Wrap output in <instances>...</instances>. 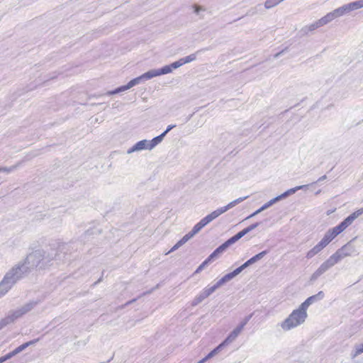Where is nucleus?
<instances>
[{
    "label": "nucleus",
    "instance_id": "1",
    "mask_svg": "<svg viewBox=\"0 0 363 363\" xmlns=\"http://www.w3.org/2000/svg\"><path fill=\"white\" fill-rule=\"evenodd\" d=\"M362 214L363 208L351 213L339 225L328 229L321 240L306 253V258L311 259L321 252L333 239L352 225V223Z\"/></svg>",
    "mask_w": 363,
    "mask_h": 363
},
{
    "label": "nucleus",
    "instance_id": "2",
    "mask_svg": "<svg viewBox=\"0 0 363 363\" xmlns=\"http://www.w3.org/2000/svg\"><path fill=\"white\" fill-rule=\"evenodd\" d=\"M356 253V248L354 245L352 244V241L348 242L347 244L338 249L327 260L323 262L312 274L311 279H316L342 259L352 256Z\"/></svg>",
    "mask_w": 363,
    "mask_h": 363
},
{
    "label": "nucleus",
    "instance_id": "3",
    "mask_svg": "<svg viewBox=\"0 0 363 363\" xmlns=\"http://www.w3.org/2000/svg\"><path fill=\"white\" fill-rule=\"evenodd\" d=\"M54 257H50L45 250H37L29 254L25 260L18 262L15 267H23L25 269L22 272V274H26L30 269L40 265L41 262H50Z\"/></svg>",
    "mask_w": 363,
    "mask_h": 363
},
{
    "label": "nucleus",
    "instance_id": "4",
    "mask_svg": "<svg viewBox=\"0 0 363 363\" xmlns=\"http://www.w3.org/2000/svg\"><path fill=\"white\" fill-rule=\"evenodd\" d=\"M307 317V311L299 306L298 308L294 310L289 315L280 323V326L284 331L291 330L303 324Z\"/></svg>",
    "mask_w": 363,
    "mask_h": 363
},
{
    "label": "nucleus",
    "instance_id": "5",
    "mask_svg": "<svg viewBox=\"0 0 363 363\" xmlns=\"http://www.w3.org/2000/svg\"><path fill=\"white\" fill-rule=\"evenodd\" d=\"M25 269L21 267H13L4 276L0 282V298L4 296L23 277L22 272Z\"/></svg>",
    "mask_w": 363,
    "mask_h": 363
},
{
    "label": "nucleus",
    "instance_id": "6",
    "mask_svg": "<svg viewBox=\"0 0 363 363\" xmlns=\"http://www.w3.org/2000/svg\"><path fill=\"white\" fill-rule=\"evenodd\" d=\"M37 304V301H30L16 310L9 311L7 315L0 320V327L3 329L8 325L13 323L17 319L30 311Z\"/></svg>",
    "mask_w": 363,
    "mask_h": 363
},
{
    "label": "nucleus",
    "instance_id": "7",
    "mask_svg": "<svg viewBox=\"0 0 363 363\" xmlns=\"http://www.w3.org/2000/svg\"><path fill=\"white\" fill-rule=\"evenodd\" d=\"M350 13L347 4H344L340 7L335 9V10L328 13L323 17L320 18V23L323 26L332 22L335 18H340L347 13Z\"/></svg>",
    "mask_w": 363,
    "mask_h": 363
},
{
    "label": "nucleus",
    "instance_id": "8",
    "mask_svg": "<svg viewBox=\"0 0 363 363\" xmlns=\"http://www.w3.org/2000/svg\"><path fill=\"white\" fill-rule=\"evenodd\" d=\"M350 13L347 4H344L340 7L335 9V10L328 13L323 17L320 18V23L323 26L332 22L335 18H340L347 13Z\"/></svg>",
    "mask_w": 363,
    "mask_h": 363
},
{
    "label": "nucleus",
    "instance_id": "9",
    "mask_svg": "<svg viewBox=\"0 0 363 363\" xmlns=\"http://www.w3.org/2000/svg\"><path fill=\"white\" fill-rule=\"evenodd\" d=\"M160 139L158 138H154L151 140H143L136 143L131 148L127 150L128 154H131L134 152H139L144 150H152L158 144H160Z\"/></svg>",
    "mask_w": 363,
    "mask_h": 363
},
{
    "label": "nucleus",
    "instance_id": "10",
    "mask_svg": "<svg viewBox=\"0 0 363 363\" xmlns=\"http://www.w3.org/2000/svg\"><path fill=\"white\" fill-rule=\"evenodd\" d=\"M172 71L173 69L171 67V65H168L162 67L161 69H150L148 72L138 77V78L141 83L144 80H149L156 77H159L163 74H167L172 72Z\"/></svg>",
    "mask_w": 363,
    "mask_h": 363
},
{
    "label": "nucleus",
    "instance_id": "11",
    "mask_svg": "<svg viewBox=\"0 0 363 363\" xmlns=\"http://www.w3.org/2000/svg\"><path fill=\"white\" fill-rule=\"evenodd\" d=\"M247 198H248L247 196H244V197L238 198V199L230 201L226 206L220 207L219 208H217L216 210H215L213 212H211V213H209L208 216V217L211 218V221H213V220L217 218L218 216H220L221 214L225 213L226 211H228L230 208H233L236 205L240 203L241 202H242L244 200H245Z\"/></svg>",
    "mask_w": 363,
    "mask_h": 363
},
{
    "label": "nucleus",
    "instance_id": "12",
    "mask_svg": "<svg viewBox=\"0 0 363 363\" xmlns=\"http://www.w3.org/2000/svg\"><path fill=\"white\" fill-rule=\"evenodd\" d=\"M252 315L246 317L245 320L240 323V324L237 326L225 338V342L231 343L233 342L238 336L240 334L242 330H243L245 325L247 323V322L251 318Z\"/></svg>",
    "mask_w": 363,
    "mask_h": 363
},
{
    "label": "nucleus",
    "instance_id": "13",
    "mask_svg": "<svg viewBox=\"0 0 363 363\" xmlns=\"http://www.w3.org/2000/svg\"><path fill=\"white\" fill-rule=\"evenodd\" d=\"M140 83V81L138 77L130 80L126 85L121 86L113 91H109L106 94V95L116 94L120 92L125 91L133 87L134 86L139 84Z\"/></svg>",
    "mask_w": 363,
    "mask_h": 363
},
{
    "label": "nucleus",
    "instance_id": "14",
    "mask_svg": "<svg viewBox=\"0 0 363 363\" xmlns=\"http://www.w3.org/2000/svg\"><path fill=\"white\" fill-rule=\"evenodd\" d=\"M324 296H325V294H324L323 291H320L315 295L308 297L300 306L307 311L310 305H311L313 303H314L317 301H320V300L323 299L324 298Z\"/></svg>",
    "mask_w": 363,
    "mask_h": 363
},
{
    "label": "nucleus",
    "instance_id": "15",
    "mask_svg": "<svg viewBox=\"0 0 363 363\" xmlns=\"http://www.w3.org/2000/svg\"><path fill=\"white\" fill-rule=\"evenodd\" d=\"M39 340V339H35L33 340H31V341H29V342H25L23 344H22L21 345L18 346V347H16L14 350H13L12 352L6 354V355L8 356L9 359H11V357H13V356L16 355L17 354L21 352L23 350H24L26 348H27L28 347L30 346V345H35L36 342H38Z\"/></svg>",
    "mask_w": 363,
    "mask_h": 363
},
{
    "label": "nucleus",
    "instance_id": "16",
    "mask_svg": "<svg viewBox=\"0 0 363 363\" xmlns=\"http://www.w3.org/2000/svg\"><path fill=\"white\" fill-rule=\"evenodd\" d=\"M233 245L231 241L228 239L218 247H217L213 252L210 255L208 259H213L214 257H218L219 255L222 254L224 251H225L230 245Z\"/></svg>",
    "mask_w": 363,
    "mask_h": 363
},
{
    "label": "nucleus",
    "instance_id": "17",
    "mask_svg": "<svg viewBox=\"0 0 363 363\" xmlns=\"http://www.w3.org/2000/svg\"><path fill=\"white\" fill-rule=\"evenodd\" d=\"M233 245L231 241L228 239L218 247H217L213 252L210 255L208 259H213L214 257H218L219 255L222 254L224 251H225L230 245Z\"/></svg>",
    "mask_w": 363,
    "mask_h": 363
},
{
    "label": "nucleus",
    "instance_id": "18",
    "mask_svg": "<svg viewBox=\"0 0 363 363\" xmlns=\"http://www.w3.org/2000/svg\"><path fill=\"white\" fill-rule=\"evenodd\" d=\"M308 184L297 186H295L290 189H288L287 191H286L281 195H279L278 197L279 198V199L281 201V199H284L286 198L287 196L295 194L298 190L306 189H308Z\"/></svg>",
    "mask_w": 363,
    "mask_h": 363
},
{
    "label": "nucleus",
    "instance_id": "19",
    "mask_svg": "<svg viewBox=\"0 0 363 363\" xmlns=\"http://www.w3.org/2000/svg\"><path fill=\"white\" fill-rule=\"evenodd\" d=\"M193 237H194V235L190 232L189 233L186 234L180 240H179L172 247V249L167 254L177 250V249H179L181 246H182L184 244H185L188 240H189Z\"/></svg>",
    "mask_w": 363,
    "mask_h": 363
},
{
    "label": "nucleus",
    "instance_id": "20",
    "mask_svg": "<svg viewBox=\"0 0 363 363\" xmlns=\"http://www.w3.org/2000/svg\"><path fill=\"white\" fill-rule=\"evenodd\" d=\"M238 274V273L236 272L235 269L230 272V273H228L227 274H225V276H223L220 279H219L216 284H218V286L219 287L222 286L223 285H224L225 283L231 281L233 278H235Z\"/></svg>",
    "mask_w": 363,
    "mask_h": 363
},
{
    "label": "nucleus",
    "instance_id": "21",
    "mask_svg": "<svg viewBox=\"0 0 363 363\" xmlns=\"http://www.w3.org/2000/svg\"><path fill=\"white\" fill-rule=\"evenodd\" d=\"M363 353V342L362 343H356L354 345V347L350 353V357L352 359H355L359 354Z\"/></svg>",
    "mask_w": 363,
    "mask_h": 363
},
{
    "label": "nucleus",
    "instance_id": "22",
    "mask_svg": "<svg viewBox=\"0 0 363 363\" xmlns=\"http://www.w3.org/2000/svg\"><path fill=\"white\" fill-rule=\"evenodd\" d=\"M322 24L320 23V20L318 19V21H316L315 22L310 24V25H308L306 26H305L304 28H302V31L305 33V34H308L309 32H312L313 30H315V29L320 28V27H322Z\"/></svg>",
    "mask_w": 363,
    "mask_h": 363
},
{
    "label": "nucleus",
    "instance_id": "23",
    "mask_svg": "<svg viewBox=\"0 0 363 363\" xmlns=\"http://www.w3.org/2000/svg\"><path fill=\"white\" fill-rule=\"evenodd\" d=\"M350 12L363 8V0H359L347 4Z\"/></svg>",
    "mask_w": 363,
    "mask_h": 363
},
{
    "label": "nucleus",
    "instance_id": "24",
    "mask_svg": "<svg viewBox=\"0 0 363 363\" xmlns=\"http://www.w3.org/2000/svg\"><path fill=\"white\" fill-rule=\"evenodd\" d=\"M282 0H266L264 5V8L266 9H272L277 5H279L280 3H281Z\"/></svg>",
    "mask_w": 363,
    "mask_h": 363
},
{
    "label": "nucleus",
    "instance_id": "25",
    "mask_svg": "<svg viewBox=\"0 0 363 363\" xmlns=\"http://www.w3.org/2000/svg\"><path fill=\"white\" fill-rule=\"evenodd\" d=\"M207 298V296L202 292L201 291L199 294H198L194 298V300L192 301L191 302V306H197L198 304H199L200 303H201L204 299H206Z\"/></svg>",
    "mask_w": 363,
    "mask_h": 363
},
{
    "label": "nucleus",
    "instance_id": "26",
    "mask_svg": "<svg viewBox=\"0 0 363 363\" xmlns=\"http://www.w3.org/2000/svg\"><path fill=\"white\" fill-rule=\"evenodd\" d=\"M219 286L216 283L214 285L211 286L206 287L203 289L202 292L207 296V298L211 296Z\"/></svg>",
    "mask_w": 363,
    "mask_h": 363
},
{
    "label": "nucleus",
    "instance_id": "27",
    "mask_svg": "<svg viewBox=\"0 0 363 363\" xmlns=\"http://www.w3.org/2000/svg\"><path fill=\"white\" fill-rule=\"evenodd\" d=\"M21 164V162H19L17 164H16L15 165H13L9 167H0V172H5L6 174H9V173L14 171L15 169H16Z\"/></svg>",
    "mask_w": 363,
    "mask_h": 363
},
{
    "label": "nucleus",
    "instance_id": "28",
    "mask_svg": "<svg viewBox=\"0 0 363 363\" xmlns=\"http://www.w3.org/2000/svg\"><path fill=\"white\" fill-rule=\"evenodd\" d=\"M267 251H266V250L258 253L257 255H255L254 257H252L250 259V262L252 263V264L255 263L256 262L262 259L267 255Z\"/></svg>",
    "mask_w": 363,
    "mask_h": 363
},
{
    "label": "nucleus",
    "instance_id": "29",
    "mask_svg": "<svg viewBox=\"0 0 363 363\" xmlns=\"http://www.w3.org/2000/svg\"><path fill=\"white\" fill-rule=\"evenodd\" d=\"M199 52V51H197L195 53H193V54H191L184 58H182V61H183V63L184 65V64H186V63H189V62H191L194 60H196V55Z\"/></svg>",
    "mask_w": 363,
    "mask_h": 363
},
{
    "label": "nucleus",
    "instance_id": "30",
    "mask_svg": "<svg viewBox=\"0 0 363 363\" xmlns=\"http://www.w3.org/2000/svg\"><path fill=\"white\" fill-rule=\"evenodd\" d=\"M280 199L277 196H276L275 198L269 200V201H267L266 203H264L262 207V209L266 210L268 208H269L270 206H272L273 204H274L275 203L279 201Z\"/></svg>",
    "mask_w": 363,
    "mask_h": 363
},
{
    "label": "nucleus",
    "instance_id": "31",
    "mask_svg": "<svg viewBox=\"0 0 363 363\" xmlns=\"http://www.w3.org/2000/svg\"><path fill=\"white\" fill-rule=\"evenodd\" d=\"M245 235L243 234V232L241 230L239 233H238L234 236L229 238V240L231 241L233 244L235 243L237 241H238L240 238H242Z\"/></svg>",
    "mask_w": 363,
    "mask_h": 363
},
{
    "label": "nucleus",
    "instance_id": "32",
    "mask_svg": "<svg viewBox=\"0 0 363 363\" xmlns=\"http://www.w3.org/2000/svg\"><path fill=\"white\" fill-rule=\"evenodd\" d=\"M176 125H168L167 128L164 132H163L161 135L157 136L156 138H160V143H162L163 140L164 136L167 134L169 131H170L172 129H173Z\"/></svg>",
    "mask_w": 363,
    "mask_h": 363
},
{
    "label": "nucleus",
    "instance_id": "33",
    "mask_svg": "<svg viewBox=\"0 0 363 363\" xmlns=\"http://www.w3.org/2000/svg\"><path fill=\"white\" fill-rule=\"evenodd\" d=\"M252 263L250 262V259H248L247 262H245L244 264H242L240 267L235 269L236 272L238 274L242 272V270H244L245 268L251 265Z\"/></svg>",
    "mask_w": 363,
    "mask_h": 363
},
{
    "label": "nucleus",
    "instance_id": "34",
    "mask_svg": "<svg viewBox=\"0 0 363 363\" xmlns=\"http://www.w3.org/2000/svg\"><path fill=\"white\" fill-rule=\"evenodd\" d=\"M211 222V218L208 217V216L207 215L206 217L203 218L199 222V223L203 228V227H205L207 224H208Z\"/></svg>",
    "mask_w": 363,
    "mask_h": 363
},
{
    "label": "nucleus",
    "instance_id": "35",
    "mask_svg": "<svg viewBox=\"0 0 363 363\" xmlns=\"http://www.w3.org/2000/svg\"><path fill=\"white\" fill-rule=\"evenodd\" d=\"M211 222V218L208 217V216L207 215L206 217L203 218L199 222V223L203 228V227H205L207 224H208Z\"/></svg>",
    "mask_w": 363,
    "mask_h": 363
},
{
    "label": "nucleus",
    "instance_id": "36",
    "mask_svg": "<svg viewBox=\"0 0 363 363\" xmlns=\"http://www.w3.org/2000/svg\"><path fill=\"white\" fill-rule=\"evenodd\" d=\"M203 228V227L198 223L197 224H196L193 229L191 230V231H190V233L194 236L195 235H196L201 229Z\"/></svg>",
    "mask_w": 363,
    "mask_h": 363
},
{
    "label": "nucleus",
    "instance_id": "37",
    "mask_svg": "<svg viewBox=\"0 0 363 363\" xmlns=\"http://www.w3.org/2000/svg\"><path fill=\"white\" fill-rule=\"evenodd\" d=\"M170 65H171V67H172V69H177V68L180 67L181 66H182L184 65V63L181 58L179 60H177Z\"/></svg>",
    "mask_w": 363,
    "mask_h": 363
},
{
    "label": "nucleus",
    "instance_id": "38",
    "mask_svg": "<svg viewBox=\"0 0 363 363\" xmlns=\"http://www.w3.org/2000/svg\"><path fill=\"white\" fill-rule=\"evenodd\" d=\"M264 211V209H262V207L261 206L259 209H257L256 211H255L253 213H252L251 215H250L249 216H247L245 220H247L250 218H252L254 216H255L256 215L260 213L261 212H262Z\"/></svg>",
    "mask_w": 363,
    "mask_h": 363
},
{
    "label": "nucleus",
    "instance_id": "39",
    "mask_svg": "<svg viewBox=\"0 0 363 363\" xmlns=\"http://www.w3.org/2000/svg\"><path fill=\"white\" fill-rule=\"evenodd\" d=\"M194 10L196 13H199L200 11H205V9L201 6L195 5L194 6Z\"/></svg>",
    "mask_w": 363,
    "mask_h": 363
},
{
    "label": "nucleus",
    "instance_id": "40",
    "mask_svg": "<svg viewBox=\"0 0 363 363\" xmlns=\"http://www.w3.org/2000/svg\"><path fill=\"white\" fill-rule=\"evenodd\" d=\"M229 344L228 342H225V340L222 342L220 343L218 346H217L214 350H216V352L217 353H218L220 352V350H221V348L225 345H228Z\"/></svg>",
    "mask_w": 363,
    "mask_h": 363
},
{
    "label": "nucleus",
    "instance_id": "41",
    "mask_svg": "<svg viewBox=\"0 0 363 363\" xmlns=\"http://www.w3.org/2000/svg\"><path fill=\"white\" fill-rule=\"evenodd\" d=\"M259 225V223H255L254 224H252L250 225H249L248 227H247L248 228V230L251 232L252 230H253L254 229H255L257 227H258Z\"/></svg>",
    "mask_w": 363,
    "mask_h": 363
},
{
    "label": "nucleus",
    "instance_id": "42",
    "mask_svg": "<svg viewBox=\"0 0 363 363\" xmlns=\"http://www.w3.org/2000/svg\"><path fill=\"white\" fill-rule=\"evenodd\" d=\"M218 353L216 352V350L213 349L211 352H210L208 354H207V358H212L213 357H214L215 355H216Z\"/></svg>",
    "mask_w": 363,
    "mask_h": 363
},
{
    "label": "nucleus",
    "instance_id": "43",
    "mask_svg": "<svg viewBox=\"0 0 363 363\" xmlns=\"http://www.w3.org/2000/svg\"><path fill=\"white\" fill-rule=\"evenodd\" d=\"M8 359H9V357H8V356L6 354L3 356V357H0V363H3V362H4L5 361H6Z\"/></svg>",
    "mask_w": 363,
    "mask_h": 363
},
{
    "label": "nucleus",
    "instance_id": "44",
    "mask_svg": "<svg viewBox=\"0 0 363 363\" xmlns=\"http://www.w3.org/2000/svg\"><path fill=\"white\" fill-rule=\"evenodd\" d=\"M208 359H209V358H207V355H206L204 358H203L202 359L199 361L197 363H204Z\"/></svg>",
    "mask_w": 363,
    "mask_h": 363
},
{
    "label": "nucleus",
    "instance_id": "45",
    "mask_svg": "<svg viewBox=\"0 0 363 363\" xmlns=\"http://www.w3.org/2000/svg\"><path fill=\"white\" fill-rule=\"evenodd\" d=\"M208 359H209V358H207V355H206L204 358H203L202 359L199 361L197 363H204Z\"/></svg>",
    "mask_w": 363,
    "mask_h": 363
},
{
    "label": "nucleus",
    "instance_id": "46",
    "mask_svg": "<svg viewBox=\"0 0 363 363\" xmlns=\"http://www.w3.org/2000/svg\"><path fill=\"white\" fill-rule=\"evenodd\" d=\"M208 359H209V358H207V355H206L204 358H203L202 359L199 361L197 363H204Z\"/></svg>",
    "mask_w": 363,
    "mask_h": 363
},
{
    "label": "nucleus",
    "instance_id": "47",
    "mask_svg": "<svg viewBox=\"0 0 363 363\" xmlns=\"http://www.w3.org/2000/svg\"><path fill=\"white\" fill-rule=\"evenodd\" d=\"M208 359H209V358H207V355H206L204 358H203L202 359L199 361L197 363H204Z\"/></svg>",
    "mask_w": 363,
    "mask_h": 363
},
{
    "label": "nucleus",
    "instance_id": "48",
    "mask_svg": "<svg viewBox=\"0 0 363 363\" xmlns=\"http://www.w3.org/2000/svg\"><path fill=\"white\" fill-rule=\"evenodd\" d=\"M208 359H209V358H207V355H206L204 358H203L202 359L199 361L197 363H204Z\"/></svg>",
    "mask_w": 363,
    "mask_h": 363
},
{
    "label": "nucleus",
    "instance_id": "49",
    "mask_svg": "<svg viewBox=\"0 0 363 363\" xmlns=\"http://www.w3.org/2000/svg\"><path fill=\"white\" fill-rule=\"evenodd\" d=\"M208 359H209V358H207V355H206L204 358H203L202 359L199 361L197 363H204Z\"/></svg>",
    "mask_w": 363,
    "mask_h": 363
},
{
    "label": "nucleus",
    "instance_id": "50",
    "mask_svg": "<svg viewBox=\"0 0 363 363\" xmlns=\"http://www.w3.org/2000/svg\"><path fill=\"white\" fill-rule=\"evenodd\" d=\"M327 179L326 175H323V176L320 177L318 179V181H317V182H322V181H324V180H325V179Z\"/></svg>",
    "mask_w": 363,
    "mask_h": 363
},
{
    "label": "nucleus",
    "instance_id": "51",
    "mask_svg": "<svg viewBox=\"0 0 363 363\" xmlns=\"http://www.w3.org/2000/svg\"><path fill=\"white\" fill-rule=\"evenodd\" d=\"M242 231L243 232V234H244L245 235H247L248 233H250V231L248 230V228H245V229H243Z\"/></svg>",
    "mask_w": 363,
    "mask_h": 363
},
{
    "label": "nucleus",
    "instance_id": "52",
    "mask_svg": "<svg viewBox=\"0 0 363 363\" xmlns=\"http://www.w3.org/2000/svg\"><path fill=\"white\" fill-rule=\"evenodd\" d=\"M203 267V265L199 266L198 270H200Z\"/></svg>",
    "mask_w": 363,
    "mask_h": 363
},
{
    "label": "nucleus",
    "instance_id": "53",
    "mask_svg": "<svg viewBox=\"0 0 363 363\" xmlns=\"http://www.w3.org/2000/svg\"><path fill=\"white\" fill-rule=\"evenodd\" d=\"M320 192V191H317V192L315 193V194H318Z\"/></svg>",
    "mask_w": 363,
    "mask_h": 363
},
{
    "label": "nucleus",
    "instance_id": "54",
    "mask_svg": "<svg viewBox=\"0 0 363 363\" xmlns=\"http://www.w3.org/2000/svg\"><path fill=\"white\" fill-rule=\"evenodd\" d=\"M0 330H1V328L0 327Z\"/></svg>",
    "mask_w": 363,
    "mask_h": 363
},
{
    "label": "nucleus",
    "instance_id": "55",
    "mask_svg": "<svg viewBox=\"0 0 363 363\" xmlns=\"http://www.w3.org/2000/svg\"><path fill=\"white\" fill-rule=\"evenodd\" d=\"M282 1H284V0H282Z\"/></svg>",
    "mask_w": 363,
    "mask_h": 363
}]
</instances>
